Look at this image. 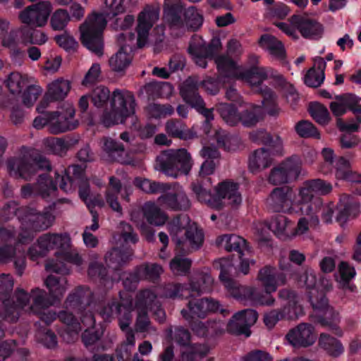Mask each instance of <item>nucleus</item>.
Segmentation results:
<instances>
[{"label": "nucleus", "instance_id": "nucleus-57", "mask_svg": "<svg viewBox=\"0 0 361 361\" xmlns=\"http://www.w3.org/2000/svg\"><path fill=\"white\" fill-rule=\"evenodd\" d=\"M261 94L263 97V106L265 111L271 116H277L281 112V109L278 106L276 102V96L272 91L265 87L261 90Z\"/></svg>", "mask_w": 361, "mask_h": 361}, {"label": "nucleus", "instance_id": "nucleus-53", "mask_svg": "<svg viewBox=\"0 0 361 361\" xmlns=\"http://www.w3.org/2000/svg\"><path fill=\"white\" fill-rule=\"evenodd\" d=\"M213 284L214 279L210 274L201 273L196 281L192 280L190 282V289L191 292L200 295L210 292L212 290Z\"/></svg>", "mask_w": 361, "mask_h": 361}, {"label": "nucleus", "instance_id": "nucleus-32", "mask_svg": "<svg viewBox=\"0 0 361 361\" xmlns=\"http://www.w3.org/2000/svg\"><path fill=\"white\" fill-rule=\"evenodd\" d=\"M293 222L283 215L274 216L268 224L269 228L281 240L293 238Z\"/></svg>", "mask_w": 361, "mask_h": 361}, {"label": "nucleus", "instance_id": "nucleus-19", "mask_svg": "<svg viewBox=\"0 0 361 361\" xmlns=\"http://www.w3.org/2000/svg\"><path fill=\"white\" fill-rule=\"evenodd\" d=\"M176 250L183 254H189L200 249L204 242V233L195 224L189 225L185 230V238H173Z\"/></svg>", "mask_w": 361, "mask_h": 361}, {"label": "nucleus", "instance_id": "nucleus-1", "mask_svg": "<svg viewBox=\"0 0 361 361\" xmlns=\"http://www.w3.org/2000/svg\"><path fill=\"white\" fill-rule=\"evenodd\" d=\"M66 310L61 311L59 319L68 330L77 334L83 328L93 329L95 325L92 310L95 308L93 294L87 287H78L70 293L64 302Z\"/></svg>", "mask_w": 361, "mask_h": 361}, {"label": "nucleus", "instance_id": "nucleus-37", "mask_svg": "<svg viewBox=\"0 0 361 361\" xmlns=\"http://www.w3.org/2000/svg\"><path fill=\"white\" fill-rule=\"evenodd\" d=\"M273 161L271 152L264 148L256 149L250 156L249 167L252 172L264 169L270 166Z\"/></svg>", "mask_w": 361, "mask_h": 361}, {"label": "nucleus", "instance_id": "nucleus-41", "mask_svg": "<svg viewBox=\"0 0 361 361\" xmlns=\"http://www.w3.org/2000/svg\"><path fill=\"white\" fill-rule=\"evenodd\" d=\"M145 218L150 224L155 226H161L167 220V216L154 202H147L142 207Z\"/></svg>", "mask_w": 361, "mask_h": 361}, {"label": "nucleus", "instance_id": "nucleus-31", "mask_svg": "<svg viewBox=\"0 0 361 361\" xmlns=\"http://www.w3.org/2000/svg\"><path fill=\"white\" fill-rule=\"evenodd\" d=\"M279 295L281 298L288 300L287 304L282 308L286 319L294 320L304 314L303 308L298 303L293 292L288 289H282L279 291Z\"/></svg>", "mask_w": 361, "mask_h": 361}, {"label": "nucleus", "instance_id": "nucleus-46", "mask_svg": "<svg viewBox=\"0 0 361 361\" xmlns=\"http://www.w3.org/2000/svg\"><path fill=\"white\" fill-rule=\"evenodd\" d=\"M4 83L11 94L18 95L28 86V80L26 75L18 72H12L8 75Z\"/></svg>", "mask_w": 361, "mask_h": 361}, {"label": "nucleus", "instance_id": "nucleus-42", "mask_svg": "<svg viewBox=\"0 0 361 361\" xmlns=\"http://www.w3.org/2000/svg\"><path fill=\"white\" fill-rule=\"evenodd\" d=\"M280 165L291 181H295L300 176L305 175L302 161L298 156H291L286 158L280 163Z\"/></svg>", "mask_w": 361, "mask_h": 361}, {"label": "nucleus", "instance_id": "nucleus-28", "mask_svg": "<svg viewBox=\"0 0 361 361\" xmlns=\"http://www.w3.org/2000/svg\"><path fill=\"white\" fill-rule=\"evenodd\" d=\"M334 169L335 176L337 179L357 184L358 187L355 189V192L361 195V174L352 170L349 160L344 157H338L336 160Z\"/></svg>", "mask_w": 361, "mask_h": 361}, {"label": "nucleus", "instance_id": "nucleus-5", "mask_svg": "<svg viewBox=\"0 0 361 361\" xmlns=\"http://www.w3.org/2000/svg\"><path fill=\"white\" fill-rule=\"evenodd\" d=\"M7 170L11 176L31 178L38 169L50 170L49 161L39 154H29L21 157L11 158L7 161Z\"/></svg>", "mask_w": 361, "mask_h": 361}, {"label": "nucleus", "instance_id": "nucleus-38", "mask_svg": "<svg viewBox=\"0 0 361 361\" xmlns=\"http://www.w3.org/2000/svg\"><path fill=\"white\" fill-rule=\"evenodd\" d=\"M260 46L267 50L269 53L276 59L283 61L286 59V51L282 42L275 37L264 35L259 39Z\"/></svg>", "mask_w": 361, "mask_h": 361}, {"label": "nucleus", "instance_id": "nucleus-29", "mask_svg": "<svg viewBox=\"0 0 361 361\" xmlns=\"http://www.w3.org/2000/svg\"><path fill=\"white\" fill-rule=\"evenodd\" d=\"M169 0H164V20L170 27L175 29H183L184 26V11L183 7L180 4L169 6Z\"/></svg>", "mask_w": 361, "mask_h": 361}, {"label": "nucleus", "instance_id": "nucleus-6", "mask_svg": "<svg viewBox=\"0 0 361 361\" xmlns=\"http://www.w3.org/2000/svg\"><path fill=\"white\" fill-rule=\"evenodd\" d=\"M155 298L157 295L150 290H142L136 296L133 306V310L137 312L135 331L137 333H144V337L158 335L157 328L152 326L147 315L148 307H152V305Z\"/></svg>", "mask_w": 361, "mask_h": 361}, {"label": "nucleus", "instance_id": "nucleus-21", "mask_svg": "<svg viewBox=\"0 0 361 361\" xmlns=\"http://www.w3.org/2000/svg\"><path fill=\"white\" fill-rule=\"evenodd\" d=\"M18 238L13 245H4L0 246V263L7 264L13 262L15 268L18 275L21 276L25 268V250L21 247Z\"/></svg>", "mask_w": 361, "mask_h": 361}, {"label": "nucleus", "instance_id": "nucleus-14", "mask_svg": "<svg viewBox=\"0 0 361 361\" xmlns=\"http://www.w3.org/2000/svg\"><path fill=\"white\" fill-rule=\"evenodd\" d=\"M159 18V8L152 5H146L138 13L135 27L138 47H145L148 42L149 31Z\"/></svg>", "mask_w": 361, "mask_h": 361}, {"label": "nucleus", "instance_id": "nucleus-10", "mask_svg": "<svg viewBox=\"0 0 361 361\" xmlns=\"http://www.w3.org/2000/svg\"><path fill=\"white\" fill-rule=\"evenodd\" d=\"M133 310L132 298L127 294H120V301L112 300L104 306L99 314L104 320L111 319L114 314L118 318L119 326L124 331L127 329L132 319Z\"/></svg>", "mask_w": 361, "mask_h": 361}, {"label": "nucleus", "instance_id": "nucleus-50", "mask_svg": "<svg viewBox=\"0 0 361 361\" xmlns=\"http://www.w3.org/2000/svg\"><path fill=\"white\" fill-rule=\"evenodd\" d=\"M130 255V252H121L118 248H114L106 253L104 259L109 268L116 270L129 260Z\"/></svg>", "mask_w": 361, "mask_h": 361}, {"label": "nucleus", "instance_id": "nucleus-25", "mask_svg": "<svg viewBox=\"0 0 361 361\" xmlns=\"http://www.w3.org/2000/svg\"><path fill=\"white\" fill-rule=\"evenodd\" d=\"M290 21L305 38L317 39L323 33L322 25L307 16L294 15L290 18Z\"/></svg>", "mask_w": 361, "mask_h": 361}, {"label": "nucleus", "instance_id": "nucleus-22", "mask_svg": "<svg viewBox=\"0 0 361 361\" xmlns=\"http://www.w3.org/2000/svg\"><path fill=\"white\" fill-rule=\"evenodd\" d=\"M269 77H274L279 85H284L286 79L281 74H274L271 69L263 66H253L241 71L240 79L252 87L259 86Z\"/></svg>", "mask_w": 361, "mask_h": 361}, {"label": "nucleus", "instance_id": "nucleus-44", "mask_svg": "<svg viewBox=\"0 0 361 361\" xmlns=\"http://www.w3.org/2000/svg\"><path fill=\"white\" fill-rule=\"evenodd\" d=\"M215 63L221 74L226 77L240 79L241 71L231 59L220 56L215 59Z\"/></svg>", "mask_w": 361, "mask_h": 361}, {"label": "nucleus", "instance_id": "nucleus-9", "mask_svg": "<svg viewBox=\"0 0 361 361\" xmlns=\"http://www.w3.org/2000/svg\"><path fill=\"white\" fill-rule=\"evenodd\" d=\"M314 191L309 183L304 182L298 188V192H295V206L296 212H300L301 214L309 216L310 221L317 224L319 219L317 216L318 210L322 206V200L319 198H314Z\"/></svg>", "mask_w": 361, "mask_h": 361}, {"label": "nucleus", "instance_id": "nucleus-56", "mask_svg": "<svg viewBox=\"0 0 361 361\" xmlns=\"http://www.w3.org/2000/svg\"><path fill=\"white\" fill-rule=\"evenodd\" d=\"M216 111L222 119L230 126H235L240 122V114L232 104L220 103L216 106Z\"/></svg>", "mask_w": 361, "mask_h": 361}, {"label": "nucleus", "instance_id": "nucleus-7", "mask_svg": "<svg viewBox=\"0 0 361 361\" xmlns=\"http://www.w3.org/2000/svg\"><path fill=\"white\" fill-rule=\"evenodd\" d=\"M71 246V238L69 234L47 233L38 238L28 250L32 259L45 256L50 250H59L65 251Z\"/></svg>", "mask_w": 361, "mask_h": 361}, {"label": "nucleus", "instance_id": "nucleus-20", "mask_svg": "<svg viewBox=\"0 0 361 361\" xmlns=\"http://www.w3.org/2000/svg\"><path fill=\"white\" fill-rule=\"evenodd\" d=\"M256 280L267 293L271 294L279 286L286 283L287 277L284 273L279 272L275 267L266 265L259 269Z\"/></svg>", "mask_w": 361, "mask_h": 361}, {"label": "nucleus", "instance_id": "nucleus-8", "mask_svg": "<svg viewBox=\"0 0 361 361\" xmlns=\"http://www.w3.org/2000/svg\"><path fill=\"white\" fill-rule=\"evenodd\" d=\"M53 8L50 1H40L22 10L18 14V18L21 23L30 27H44L49 21Z\"/></svg>", "mask_w": 361, "mask_h": 361}, {"label": "nucleus", "instance_id": "nucleus-51", "mask_svg": "<svg viewBox=\"0 0 361 361\" xmlns=\"http://www.w3.org/2000/svg\"><path fill=\"white\" fill-rule=\"evenodd\" d=\"M319 344L333 357H338L344 351V348L341 342L326 334H321Z\"/></svg>", "mask_w": 361, "mask_h": 361}, {"label": "nucleus", "instance_id": "nucleus-39", "mask_svg": "<svg viewBox=\"0 0 361 361\" xmlns=\"http://www.w3.org/2000/svg\"><path fill=\"white\" fill-rule=\"evenodd\" d=\"M126 45H122L118 51L114 54L109 61V64L112 71L122 72L130 64L133 55Z\"/></svg>", "mask_w": 361, "mask_h": 361}, {"label": "nucleus", "instance_id": "nucleus-47", "mask_svg": "<svg viewBox=\"0 0 361 361\" xmlns=\"http://www.w3.org/2000/svg\"><path fill=\"white\" fill-rule=\"evenodd\" d=\"M59 114V116L56 119H53V121L51 123L49 126V132L51 133L56 135L76 128L77 125L71 121V119L73 118L74 111H70L68 117L60 113Z\"/></svg>", "mask_w": 361, "mask_h": 361}, {"label": "nucleus", "instance_id": "nucleus-4", "mask_svg": "<svg viewBox=\"0 0 361 361\" xmlns=\"http://www.w3.org/2000/svg\"><path fill=\"white\" fill-rule=\"evenodd\" d=\"M106 25L104 15L93 13L88 16L80 26V39L83 45L97 55L102 54V33Z\"/></svg>", "mask_w": 361, "mask_h": 361}, {"label": "nucleus", "instance_id": "nucleus-55", "mask_svg": "<svg viewBox=\"0 0 361 361\" xmlns=\"http://www.w3.org/2000/svg\"><path fill=\"white\" fill-rule=\"evenodd\" d=\"M22 310L15 305V302L10 300L2 301V305L0 307V317L5 322L9 323H16L21 314Z\"/></svg>", "mask_w": 361, "mask_h": 361}, {"label": "nucleus", "instance_id": "nucleus-40", "mask_svg": "<svg viewBox=\"0 0 361 361\" xmlns=\"http://www.w3.org/2000/svg\"><path fill=\"white\" fill-rule=\"evenodd\" d=\"M57 184L60 186V182H54L46 173L41 174L35 184L36 194L43 199L55 197Z\"/></svg>", "mask_w": 361, "mask_h": 361}, {"label": "nucleus", "instance_id": "nucleus-54", "mask_svg": "<svg viewBox=\"0 0 361 361\" xmlns=\"http://www.w3.org/2000/svg\"><path fill=\"white\" fill-rule=\"evenodd\" d=\"M183 16L185 30L195 31L202 25V14L195 6H190L185 9Z\"/></svg>", "mask_w": 361, "mask_h": 361}, {"label": "nucleus", "instance_id": "nucleus-30", "mask_svg": "<svg viewBox=\"0 0 361 361\" xmlns=\"http://www.w3.org/2000/svg\"><path fill=\"white\" fill-rule=\"evenodd\" d=\"M216 244L227 252L235 251L241 255H244V252L248 251L246 240L234 234H224L219 236L216 239Z\"/></svg>", "mask_w": 361, "mask_h": 361}, {"label": "nucleus", "instance_id": "nucleus-62", "mask_svg": "<svg viewBox=\"0 0 361 361\" xmlns=\"http://www.w3.org/2000/svg\"><path fill=\"white\" fill-rule=\"evenodd\" d=\"M77 183L79 185V195L80 198L86 203L89 208L95 205L99 207H103L104 205V202L101 197L92 198V197L90 195L89 184L87 180Z\"/></svg>", "mask_w": 361, "mask_h": 361}, {"label": "nucleus", "instance_id": "nucleus-49", "mask_svg": "<svg viewBox=\"0 0 361 361\" xmlns=\"http://www.w3.org/2000/svg\"><path fill=\"white\" fill-rule=\"evenodd\" d=\"M209 352L204 344L195 343L187 345L181 353L183 361H202Z\"/></svg>", "mask_w": 361, "mask_h": 361}, {"label": "nucleus", "instance_id": "nucleus-36", "mask_svg": "<svg viewBox=\"0 0 361 361\" xmlns=\"http://www.w3.org/2000/svg\"><path fill=\"white\" fill-rule=\"evenodd\" d=\"M326 62L322 57L314 59V66L305 76V83L309 87H317L324 80Z\"/></svg>", "mask_w": 361, "mask_h": 361}, {"label": "nucleus", "instance_id": "nucleus-3", "mask_svg": "<svg viewBox=\"0 0 361 361\" xmlns=\"http://www.w3.org/2000/svg\"><path fill=\"white\" fill-rule=\"evenodd\" d=\"M194 161L190 152L184 148L164 150L156 158L155 168L166 176L176 178L188 175Z\"/></svg>", "mask_w": 361, "mask_h": 361}, {"label": "nucleus", "instance_id": "nucleus-12", "mask_svg": "<svg viewBox=\"0 0 361 361\" xmlns=\"http://www.w3.org/2000/svg\"><path fill=\"white\" fill-rule=\"evenodd\" d=\"M238 185L233 181L225 180L215 187L216 197L210 201V207L215 209H222L226 206L235 207L242 202Z\"/></svg>", "mask_w": 361, "mask_h": 361}, {"label": "nucleus", "instance_id": "nucleus-58", "mask_svg": "<svg viewBox=\"0 0 361 361\" xmlns=\"http://www.w3.org/2000/svg\"><path fill=\"white\" fill-rule=\"evenodd\" d=\"M134 184L143 192L149 194H155L164 192L166 187L164 183L150 180L146 178H136Z\"/></svg>", "mask_w": 361, "mask_h": 361}, {"label": "nucleus", "instance_id": "nucleus-13", "mask_svg": "<svg viewBox=\"0 0 361 361\" xmlns=\"http://www.w3.org/2000/svg\"><path fill=\"white\" fill-rule=\"evenodd\" d=\"M219 301L211 298H190L186 305L180 311L183 318L187 322L195 319H204L209 313L215 312L220 309Z\"/></svg>", "mask_w": 361, "mask_h": 361}, {"label": "nucleus", "instance_id": "nucleus-23", "mask_svg": "<svg viewBox=\"0 0 361 361\" xmlns=\"http://www.w3.org/2000/svg\"><path fill=\"white\" fill-rule=\"evenodd\" d=\"M286 338L288 343L294 347H308L316 341V334L314 327L307 323H300L295 328L291 329L286 334Z\"/></svg>", "mask_w": 361, "mask_h": 361}, {"label": "nucleus", "instance_id": "nucleus-15", "mask_svg": "<svg viewBox=\"0 0 361 361\" xmlns=\"http://www.w3.org/2000/svg\"><path fill=\"white\" fill-rule=\"evenodd\" d=\"M295 191L289 186L274 188L267 199L268 207L275 212H296Z\"/></svg>", "mask_w": 361, "mask_h": 361}, {"label": "nucleus", "instance_id": "nucleus-45", "mask_svg": "<svg viewBox=\"0 0 361 361\" xmlns=\"http://www.w3.org/2000/svg\"><path fill=\"white\" fill-rule=\"evenodd\" d=\"M71 89L69 80L59 78L51 82L48 85V97L54 101L63 100L68 94Z\"/></svg>", "mask_w": 361, "mask_h": 361}, {"label": "nucleus", "instance_id": "nucleus-27", "mask_svg": "<svg viewBox=\"0 0 361 361\" xmlns=\"http://www.w3.org/2000/svg\"><path fill=\"white\" fill-rule=\"evenodd\" d=\"M123 190L124 193L122 194L123 198L127 202L129 201V195L131 194L130 187H122L120 180L114 176L109 178V185L106 188L105 197L106 201L110 207L116 212H121V207L118 201V195Z\"/></svg>", "mask_w": 361, "mask_h": 361}, {"label": "nucleus", "instance_id": "nucleus-52", "mask_svg": "<svg viewBox=\"0 0 361 361\" xmlns=\"http://www.w3.org/2000/svg\"><path fill=\"white\" fill-rule=\"evenodd\" d=\"M44 149L49 154L63 156L68 149V145L60 137H49L42 140Z\"/></svg>", "mask_w": 361, "mask_h": 361}, {"label": "nucleus", "instance_id": "nucleus-34", "mask_svg": "<svg viewBox=\"0 0 361 361\" xmlns=\"http://www.w3.org/2000/svg\"><path fill=\"white\" fill-rule=\"evenodd\" d=\"M214 269L220 271L219 279L230 293L232 289L238 284L230 276L233 269L232 260L229 258H220L213 262Z\"/></svg>", "mask_w": 361, "mask_h": 361}, {"label": "nucleus", "instance_id": "nucleus-16", "mask_svg": "<svg viewBox=\"0 0 361 361\" xmlns=\"http://www.w3.org/2000/svg\"><path fill=\"white\" fill-rule=\"evenodd\" d=\"M197 80L195 77H189L183 84L180 94L188 104L202 114L207 122L214 119L213 109L205 108V104L197 92Z\"/></svg>", "mask_w": 361, "mask_h": 361}, {"label": "nucleus", "instance_id": "nucleus-59", "mask_svg": "<svg viewBox=\"0 0 361 361\" xmlns=\"http://www.w3.org/2000/svg\"><path fill=\"white\" fill-rule=\"evenodd\" d=\"M166 334L170 341L180 345H187L191 338L190 331L182 326H176L174 329L170 327L166 330Z\"/></svg>", "mask_w": 361, "mask_h": 361}, {"label": "nucleus", "instance_id": "nucleus-35", "mask_svg": "<svg viewBox=\"0 0 361 361\" xmlns=\"http://www.w3.org/2000/svg\"><path fill=\"white\" fill-rule=\"evenodd\" d=\"M30 297L32 303L28 307L29 312L39 313L41 310H47L56 303L50 295L47 296L44 290L39 288L31 290Z\"/></svg>", "mask_w": 361, "mask_h": 361}, {"label": "nucleus", "instance_id": "nucleus-11", "mask_svg": "<svg viewBox=\"0 0 361 361\" xmlns=\"http://www.w3.org/2000/svg\"><path fill=\"white\" fill-rule=\"evenodd\" d=\"M165 185L164 194L157 199L160 206L173 211L186 210L190 207V201L182 185L177 182Z\"/></svg>", "mask_w": 361, "mask_h": 361}, {"label": "nucleus", "instance_id": "nucleus-48", "mask_svg": "<svg viewBox=\"0 0 361 361\" xmlns=\"http://www.w3.org/2000/svg\"><path fill=\"white\" fill-rule=\"evenodd\" d=\"M70 22L68 11L63 8L52 11L49 17V25L54 31H64Z\"/></svg>", "mask_w": 361, "mask_h": 361}, {"label": "nucleus", "instance_id": "nucleus-17", "mask_svg": "<svg viewBox=\"0 0 361 361\" xmlns=\"http://www.w3.org/2000/svg\"><path fill=\"white\" fill-rule=\"evenodd\" d=\"M230 295L243 302H250L252 305L271 306L275 302V299L271 293L266 290H261L258 288L252 286H242L238 284L232 289Z\"/></svg>", "mask_w": 361, "mask_h": 361}, {"label": "nucleus", "instance_id": "nucleus-18", "mask_svg": "<svg viewBox=\"0 0 361 361\" xmlns=\"http://www.w3.org/2000/svg\"><path fill=\"white\" fill-rule=\"evenodd\" d=\"M310 295V303L314 311V316L317 321L324 326H327L330 329L338 330L335 322L337 320L338 313L331 307L328 304V300L322 292H317Z\"/></svg>", "mask_w": 361, "mask_h": 361}, {"label": "nucleus", "instance_id": "nucleus-60", "mask_svg": "<svg viewBox=\"0 0 361 361\" xmlns=\"http://www.w3.org/2000/svg\"><path fill=\"white\" fill-rule=\"evenodd\" d=\"M162 272V267L157 264H145L137 269L139 278L149 281H155Z\"/></svg>", "mask_w": 361, "mask_h": 361}, {"label": "nucleus", "instance_id": "nucleus-2", "mask_svg": "<svg viewBox=\"0 0 361 361\" xmlns=\"http://www.w3.org/2000/svg\"><path fill=\"white\" fill-rule=\"evenodd\" d=\"M20 222L19 243H28L34 238V233L44 231L51 226L55 216L50 212H39L30 207H23L15 212Z\"/></svg>", "mask_w": 361, "mask_h": 361}, {"label": "nucleus", "instance_id": "nucleus-33", "mask_svg": "<svg viewBox=\"0 0 361 361\" xmlns=\"http://www.w3.org/2000/svg\"><path fill=\"white\" fill-rule=\"evenodd\" d=\"M44 285L49 290V295L56 302L61 300L68 287L66 277L52 274L45 279Z\"/></svg>", "mask_w": 361, "mask_h": 361}, {"label": "nucleus", "instance_id": "nucleus-24", "mask_svg": "<svg viewBox=\"0 0 361 361\" xmlns=\"http://www.w3.org/2000/svg\"><path fill=\"white\" fill-rule=\"evenodd\" d=\"M111 108L123 116L130 117L135 113V98L133 94L126 90H115L111 94Z\"/></svg>", "mask_w": 361, "mask_h": 361}, {"label": "nucleus", "instance_id": "nucleus-64", "mask_svg": "<svg viewBox=\"0 0 361 361\" xmlns=\"http://www.w3.org/2000/svg\"><path fill=\"white\" fill-rule=\"evenodd\" d=\"M227 330L233 334H245L247 337L250 334L249 328L245 322L244 319H243V317H236V314H235L229 321L227 326Z\"/></svg>", "mask_w": 361, "mask_h": 361}, {"label": "nucleus", "instance_id": "nucleus-43", "mask_svg": "<svg viewBox=\"0 0 361 361\" xmlns=\"http://www.w3.org/2000/svg\"><path fill=\"white\" fill-rule=\"evenodd\" d=\"M188 51L192 56L195 63L202 68L207 66V59L212 57L211 50L200 42H190L188 47Z\"/></svg>", "mask_w": 361, "mask_h": 361}, {"label": "nucleus", "instance_id": "nucleus-26", "mask_svg": "<svg viewBox=\"0 0 361 361\" xmlns=\"http://www.w3.org/2000/svg\"><path fill=\"white\" fill-rule=\"evenodd\" d=\"M85 168L82 165H73L65 170L63 175L56 173V181L60 182V188L66 192H69L75 189V182L86 180L87 178L84 176Z\"/></svg>", "mask_w": 361, "mask_h": 361}, {"label": "nucleus", "instance_id": "nucleus-61", "mask_svg": "<svg viewBox=\"0 0 361 361\" xmlns=\"http://www.w3.org/2000/svg\"><path fill=\"white\" fill-rule=\"evenodd\" d=\"M262 118L261 108L258 106H251L240 114V121L246 127L255 126Z\"/></svg>", "mask_w": 361, "mask_h": 361}, {"label": "nucleus", "instance_id": "nucleus-63", "mask_svg": "<svg viewBox=\"0 0 361 361\" xmlns=\"http://www.w3.org/2000/svg\"><path fill=\"white\" fill-rule=\"evenodd\" d=\"M310 113L320 125H327L331 120L328 109L319 103L312 104L310 106Z\"/></svg>", "mask_w": 361, "mask_h": 361}]
</instances>
